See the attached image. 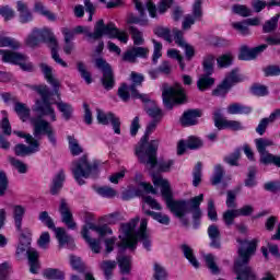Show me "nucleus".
<instances>
[{
  "label": "nucleus",
  "mask_w": 280,
  "mask_h": 280,
  "mask_svg": "<svg viewBox=\"0 0 280 280\" xmlns=\"http://www.w3.org/2000/svg\"><path fill=\"white\" fill-rule=\"evenodd\" d=\"M202 202H205V195L200 194L190 200L177 199L171 201L166 207L171 213L175 214V218L180 220L183 226H189V219L185 218V215L191 213L192 229L194 231H198L202 226V209L200 208Z\"/></svg>",
  "instance_id": "obj_1"
},
{
  "label": "nucleus",
  "mask_w": 280,
  "mask_h": 280,
  "mask_svg": "<svg viewBox=\"0 0 280 280\" xmlns=\"http://www.w3.org/2000/svg\"><path fill=\"white\" fill-rule=\"evenodd\" d=\"M237 244L241 246L237 250L238 258L234 261V272L237 280H257V273L253 271V267L248 266L250 264V258L255 253H257V246L259 240L254 238L248 241L247 238H236Z\"/></svg>",
  "instance_id": "obj_2"
},
{
  "label": "nucleus",
  "mask_w": 280,
  "mask_h": 280,
  "mask_svg": "<svg viewBox=\"0 0 280 280\" xmlns=\"http://www.w3.org/2000/svg\"><path fill=\"white\" fill-rule=\"evenodd\" d=\"M74 34H84L91 40H100L104 36H108V38H116L124 45H128V40H130V35L126 31H121L117 27L114 22L104 23L103 20H98L94 25V32L91 33L84 30V26H77L74 28Z\"/></svg>",
  "instance_id": "obj_3"
},
{
  "label": "nucleus",
  "mask_w": 280,
  "mask_h": 280,
  "mask_svg": "<svg viewBox=\"0 0 280 280\" xmlns=\"http://www.w3.org/2000/svg\"><path fill=\"white\" fill-rule=\"evenodd\" d=\"M137 224H139V217L131 219L127 223L120 224V233L122 236L119 235L120 242L117 243L120 250H131V253H135L137 246H139V242H142V246L145 250H152V241L150 240L149 234H144V237L132 236V229H137Z\"/></svg>",
  "instance_id": "obj_4"
},
{
  "label": "nucleus",
  "mask_w": 280,
  "mask_h": 280,
  "mask_svg": "<svg viewBox=\"0 0 280 280\" xmlns=\"http://www.w3.org/2000/svg\"><path fill=\"white\" fill-rule=\"evenodd\" d=\"M159 139L150 140V133L144 131L140 141L135 148V155L141 165H150L154 168L159 164Z\"/></svg>",
  "instance_id": "obj_5"
},
{
  "label": "nucleus",
  "mask_w": 280,
  "mask_h": 280,
  "mask_svg": "<svg viewBox=\"0 0 280 280\" xmlns=\"http://www.w3.org/2000/svg\"><path fill=\"white\" fill-rule=\"evenodd\" d=\"M32 230H25L22 235H19L15 257H21V255H25L26 253L30 272L32 275H38V270H40V254L36 248L32 247Z\"/></svg>",
  "instance_id": "obj_6"
},
{
  "label": "nucleus",
  "mask_w": 280,
  "mask_h": 280,
  "mask_svg": "<svg viewBox=\"0 0 280 280\" xmlns=\"http://www.w3.org/2000/svg\"><path fill=\"white\" fill-rule=\"evenodd\" d=\"M100 165L102 162L94 160L92 163L89 161V155L84 154L72 163V176L75 183L82 187L86 185L84 178H100Z\"/></svg>",
  "instance_id": "obj_7"
},
{
  "label": "nucleus",
  "mask_w": 280,
  "mask_h": 280,
  "mask_svg": "<svg viewBox=\"0 0 280 280\" xmlns=\"http://www.w3.org/2000/svg\"><path fill=\"white\" fill-rule=\"evenodd\" d=\"M31 89L42 97V101L35 102V113H39L40 117H50V121H56V109L51 106V97L56 92L45 84L32 85Z\"/></svg>",
  "instance_id": "obj_8"
},
{
  "label": "nucleus",
  "mask_w": 280,
  "mask_h": 280,
  "mask_svg": "<svg viewBox=\"0 0 280 280\" xmlns=\"http://www.w3.org/2000/svg\"><path fill=\"white\" fill-rule=\"evenodd\" d=\"M162 100L167 110H173L174 106H183L187 104V92L178 82L173 86L164 88L162 91Z\"/></svg>",
  "instance_id": "obj_9"
},
{
  "label": "nucleus",
  "mask_w": 280,
  "mask_h": 280,
  "mask_svg": "<svg viewBox=\"0 0 280 280\" xmlns=\"http://www.w3.org/2000/svg\"><path fill=\"white\" fill-rule=\"evenodd\" d=\"M201 67L203 73L197 80V89L198 91L205 92L209 91L215 84V78L211 77L215 73V56L211 54L206 55Z\"/></svg>",
  "instance_id": "obj_10"
},
{
  "label": "nucleus",
  "mask_w": 280,
  "mask_h": 280,
  "mask_svg": "<svg viewBox=\"0 0 280 280\" xmlns=\"http://www.w3.org/2000/svg\"><path fill=\"white\" fill-rule=\"evenodd\" d=\"M0 56H2V62L7 65H15L16 67H20L22 71H26L27 73L34 71V63L27 62V56L22 52L0 49Z\"/></svg>",
  "instance_id": "obj_11"
},
{
  "label": "nucleus",
  "mask_w": 280,
  "mask_h": 280,
  "mask_svg": "<svg viewBox=\"0 0 280 280\" xmlns=\"http://www.w3.org/2000/svg\"><path fill=\"white\" fill-rule=\"evenodd\" d=\"M40 43L46 45H56V36L54 32L49 28H38L35 27L32 30L31 34L26 37L25 44L27 47H38Z\"/></svg>",
  "instance_id": "obj_12"
},
{
  "label": "nucleus",
  "mask_w": 280,
  "mask_h": 280,
  "mask_svg": "<svg viewBox=\"0 0 280 280\" xmlns=\"http://www.w3.org/2000/svg\"><path fill=\"white\" fill-rule=\"evenodd\" d=\"M38 220L44 224V226H47L49 231L55 232L59 246H65L66 244H71V242H73V238L67 234V230H65V228H56V223L54 222V219L49 217V212H39Z\"/></svg>",
  "instance_id": "obj_13"
},
{
  "label": "nucleus",
  "mask_w": 280,
  "mask_h": 280,
  "mask_svg": "<svg viewBox=\"0 0 280 280\" xmlns=\"http://www.w3.org/2000/svg\"><path fill=\"white\" fill-rule=\"evenodd\" d=\"M94 65L96 69L102 71L103 77L101 78V84L105 91H113L115 89V72L113 67L103 57L95 59Z\"/></svg>",
  "instance_id": "obj_14"
},
{
  "label": "nucleus",
  "mask_w": 280,
  "mask_h": 280,
  "mask_svg": "<svg viewBox=\"0 0 280 280\" xmlns=\"http://www.w3.org/2000/svg\"><path fill=\"white\" fill-rule=\"evenodd\" d=\"M212 115L214 128H217V130H233V132L244 130L242 122L224 118L222 110L220 109L214 110Z\"/></svg>",
  "instance_id": "obj_15"
},
{
  "label": "nucleus",
  "mask_w": 280,
  "mask_h": 280,
  "mask_svg": "<svg viewBox=\"0 0 280 280\" xmlns=\"http://www.w3.org/2000/svg\"><path fill=\"white\" fill-rule=\"evenodd\" d=\"M39 135H46L52 148H56L58 145V139L56 138V130H54V126H51V122L45 119H37L34 122V136L38 137Z\"/></svg>",
  "instance_id": "obj_16"
},
{
  "label": "nucleus",
  "mask_w": 280,
  "mask_h": 280,
  "mask_svg": "<svg viewBox=\"0 0 280 280\" xmlns=\"http://www.w3.org/2000/svg\"><path fill=\"white\" fill-rule=\"evenodd\" d=\"M96 120L101 126L112 125L115 135H121V119L113 112L104 113L102 109H96Z\"/></svg>",
  "instance_id": "obj_17"
},
{
  "label": "nucleus",
  "mask_w": 280,
  "mask_h": 280,
  "mask_svg": "<svg viewBox=\"0 0 280 280\" xmlns=\"http://www.w3.org/2000/svg\"><path fill=\"white\" fill-rule=\"evenodd\" d=\"M132 84L129 85V90L131 93V100H140V102H152L150 101L149 94H141L137 86H141L143 82H145V77L139 72H131L130 74Z\"/></svg>",
  "instance_id": "obj_18"
},
{
  "label": "nucleus",
  "mask_w": 280,
  "mask_h": 280,
  "mask_svg": "<svg viewBox=\"0 0 280 280\" xmlns=\"http://www.w3.org/2000/svg\"><path fill=\"white\" fill-rule=\"evenodd\" d=\"M265 49H268L267 44H261L254 48H249L247 45H243L238 51V60L245 62H250V60H256L260 54H264Z\"/></svg>",
  "instance_id": "obj_19"
},
{
  "label": "nucleus",
  "mask_w": 280,
  "mask_h": 280,
  "mask_svg": "<svg viewBox=\"0 0 280 280\" xmlns=\"http://www.w3.org/2000/svg\"><path fill=\"white\" fill-rule=\"evenodd\" d=\"M149 54L150 49L141 46H133L122 54L121 60L122 62H130L131 65H135V62H137V58L145 60Z\"/></svg>",
  "instance_id": "obj_20"
},
{
  "label": "nucleus",
  "mask_w": 280,
  "mask_h": 280,
  "mask_svg": "<svg viewBox=\"0 0 280 280\" xmlns=\"http://www.w3.org/2000/svg\"><path fill=\"white\" fill-rule=\"evenodd\" d=\"M153 185L155 187H161L162 198L165 200L166 206L174 202V192L172 191V186L167 179H164L161 176H153Z\"/></svg>",
  "instance_id": "obj_21"
},
{
  "label": "nucleus",
  "mask_w": 280,
  "mask_h": 280,
  "mask_svg": "<svg viewBox=\"0 0 280 280\" xmlns=\"http://www.w3.org/2000/svg\"><path fill=\"white\" fill-rule=\"evenodd\" d=\"M202 117V109L200 108H192L187 109L183 113L179 118V124L183 128H190L191 126H198L200 119Z\"/></svg>",
  "instance_id": "obj_22"
},
{
  "label": "nucleus",
  "mask_w": 280,
  "mask_h": 280,
  "mask_svg": "<svg viewBox=\"0 0 280 280\" xmlns=\"http://www.w3.org/2000/svg\"><path fill=\"white\" fill-rule=\"evenodd\" d=\"M255 143H256L257 151L260 154V163H262V165H273L275 162L272 161L268 162V160L270 159V156H278V155H275L266 150V148H270V145H272V141L266 140L264 138H258L255 140Z\"/></svg>",
  "instance_id": "obj_23"
},
{
  "label": "nucleus",
  "mask_w": 280,
  "mask_h": 280,
  "mask_svg": "<svg viewBox=\"0 0 280 280\" xmlns=\"http://www.w3.org/2000/svg\"><path fill=\"white\" fill-rule=\"evenodd\" d=\"M59 213L61 215V220L63 224L71 231H75L78 224L73 221V212L69 208V203H67V199H61L59 205Z\"/></svg>",
  "instance_id": "obj_24"
},
{
  "label": "nucleus",
  "mask_w": 280,
  "mask_h": 280,
  "mask_svg": "<svg viewBox=\"0 0 280 280\" xmlns=\"http://www.w3.org/2000/svg\"><path fill=\"white\" fill-rule=\"evenodd\" d=\"M192 16L188 15L184 19L182 24L183 30H191V25L196 24V19H202V0H195Z\"/></svg>",
  "instance_id": "obj_25"
},
{
  "label": "nucleus",
  "mask_w": 280,
  "mask_h": 280,
  "mask_svg": "<svg viewBox=\"0 0 280 280\" xmlns=\"http://www.w3.org/2000/svg\"><path fill=\"white\" fill-rule=\"evenodd\" d=\"M39 69L44 74V78L48 84H51L54 92L56 95H60V81L54 78V68L48 66L47 63H40Z\"/></svg>",
  "instance_id": "obj_26"
},
{
  "label": "nucleus",
  "mask_w": 280,
  "mask_h": 280,
  "mask_svg": "<svg viewBox=\"0 0 280 280\" xmlns=\"http://www.w3.org/2000/svg\"><path fill=\"white\" fill-rule=\"evenodd\" d=\"M23 218H25V207L21 205L13 206L14 226H15V231L20 233L19 235H23L25 231H32V229L30 228L23 229Z\"/></svg>",
  "instance_id": "obj_27"
},
{
  "label": "nucleus",
  "mask_w": 280,
  "mask_h": 280,
  "mask_svg": "<svg viewBox=\"0 0 280 280\" xmlns=\"http://www.w3.org/2000/svg\"><path fill=\"white\" fill-rule=\"evenodd\" d=\"M208 237L210 240L209 246L210 248H214L215 250L222 249V233L220 232V228L217 224H211L207 230Z\"/></svg>",
  "instance_id": "obj_28"
},
{
  "label": "nucleus",
  "mask_w": 280,
  "mask_h": 280,
  "mask_svg": "<svg viewBox=\"0 0 280 280\" xmlns=\"http://www.w3.org/2000/svg\"><path fill=\"white\" fill-rule=\"evenodd\" d=\"M16 11L19 12V23L22 25H26V23H32V21H34V14L30 10V7H27V3L21 0L18 1Z\"/></svg>",
  "instance_id": "obj_29"
},
{
  "label": "nucleus",
  "mask_w": 280,
  "mask_h": 280,
  "mask_svg": "<svg viewBox=\"0 0 280 280\" xmlns=\"http://www.w3.org/2000/svg\"><path fill=\"white\" fill-rule=\"evenodd\" d=\"M81 236L84 240V242H86L92 253H95V255H100V253H102V245L100 243V240L91 237L89 225L82 226Z\"/></svg>",
  "instance_id": "obj_30"
},
{
  "label": "nucleus",
  "mask_w": 280,
  "mask_h": 280,
  "mask_svg": "<svg viewBox=\"0 0 280 280\" xmlns=\"http://www.w3.org/2000/svg\"><path fill=\"white\" fill-rule=\"evenodd\" d=\"M142 104H144V112L152 118V121H161L163 119V109L156 106V102L150 98V102H142Z\"/></svg>",
  "instance_id": "obj_31"
},
{
  "label": "nucleus",
  "mask_w": 280,
  "mask_h": 280,
  "mask_svg": "<svg viewBox=\"0 0 280 280\" xmlns=\"http://www.w3.org/2000/svg\"><path fill=\"white\" fill-rule=\"evenodd\" d=\"M65 180H67V176L65 175V171L61 170L54 176L49 186L51 196H58V194L62 191V187H65Z\"/></svg>",
  "instance_id": "obj_32"
},
{
  "label": "nucleus",
  "mask_w": 280,
  "mask_h": 280,
  "mask_svg": "<svg viewBox=\"0 0 280 280\" xmlns=\"http://www.w3.org/2000/svg\"><path fill=\"white\" fill-rule=\"evenodd\" d=\"M179 248L185 259H187V261H189V264L194 266L196 270H198V268H200V261H198V258H196V254H194V248H191L187 244H182Z\"/></svg>",
  "instance_id": "obj_33"
},
{
  "label": "nucleus",
  "mask_w": 280,
  "mask_h": 280,
  "mask_svg": "<svg viewBox=\"0 0 280 280\" xmlns=\"http://www.w3.org/2000/svg\"><path fill=\"white\" fill-rule=\"evenodd\" d=\"M15 156H27L28 154H34V152H39L40 147H34V145H25L23 143H18L13 148Z\"/></svg>",
  "instance_id": "obj_34"
},
{
  "label": "nucleus",
  "mask_w": 280,
  "mask_h": 280,
  "mask_svg": "<svg viewBox=\"0 0 280 280\" xmlns=\"http://www.w3.org/2000/svg\"><path fill=\"white\" fill-rule=\"evenodd\" d=\"M228 113L229 115H250L253 107L240 103H232L228 106Z\"/></svg>",
  "instance_id": "obj_35"
},
{
  "label": "nucleus",
  "mask_w": 280,
  "mask_h": 280,
  "mask_svg": "<svg viewBox=\"0 0 280 280\" xmlns=\"http://www.w3.org/2000/svg\"><path fill=\"white\" fill-rule=\"evenodd\" d=\"M88 231H95L101 240L106 237V235H113V229L108 224L97 225L95 223H89Z\"/></svg>",
  "instance_id": "obj_36"
},
{
  "label": "nucleus",
  "mask_w": 280,
  "mask_h": 280,
  "mask_svg": "<svg viewBox=\"0 0 280 280\" xmlns=\"http://www.w3.org/2000/svg\"><path fill=\"white\" fill-rule=\"evenodd\" d=\"M14 113H16L18 117H20L21 121H27L32 110L25 103L18 102L14 105Z\"/></svg>",
  "instance_id": "obj_37"
},
{
  "label": "nucleus",
  "mask_w": 280,
  "mask_h": 280,
  "mask_svg": "<svg viewBox=\"0 0 280 280\" xmlns=\"http://www.w3.org/2000/svg\"><path fill=\"white\" fill-rule=\"evenodd\" d=\"M231 85L226 83V81L222 80L221 83L217 85L214 90H212L213 97H222V100L226 98V95L231 93Z\"/></svg>",
  "instance_id": "obj_38"
},
{
  "label": "nucleus",
  "mask_w": 280,
  "mask_h": 280,
  "mask_svg": "<svg viewBox=\"0 0 280 280\" xmlns=\"http://www.w3.org/2000/svg\"><path fill=\"white\" fill-rule=\"evenodd\" d=\"M115 268H117V262L115 260H103L101 262V270H103L106 280L113 279Z\"/></svg>",
  "instance_id": "obj_39"
},
{
  "label": "nucleus",
  "mask_w": 280,
  "mask_h": 280,
  "mask_svg": "<svg viewBox=\"0 0 280 280\" xmlns=\"http://www.w3.org/2000/svg\"><path fill=\"white\" fill-rule=\"evenodd\" d=\"M55 104L58 108V112L62 114L63 119L69 121L73 115V106L65 102H56Z\"/></svg>",
  "instance_id": "obj_40"
},
{
  "label": "nucleus",
  "mask_w": 280,
  "mask_h": 280,
  "mask_svg": "<svg viewBox=\"0 0 280 280\" xmlns=\"http://www.w3.org/2000/svg\"><path fill=\"white\" fill-rule=\"evenodd\" d=\"M206 43L210 45V47H229V45H231L229 39L215 35L208 36Z\"/></svg>",
  "instance_id": "obj_41"
},
{
  "label": "nucleus",
  "mask_w": 280,
  "mask_h": 280,
  "mask_svg": "<svg viewBox=\"0 0 280 280\" xmlns=\"http://www.w3.org/2000/svg\"><path fill=\"white\" fill-rule=\"evenodd\" d=\"M43 276L48 280H65V271L58 268H46Z\"/></svg>",
  "instance_id": "obj_42"
},
{
  "label": "nucleus",
  "mask_w": 280,
  "mask_h": 280,
  "mask_svg": "<svg viewBox=\"0 0 280 280\" xmlns=\"http://www.w3.org/2000/svg\"><path fill=\"white\" fill-rule=\"evenodd\" d=\"M34 12L40 14L42 16H46L48 21H56V13H52L51 11L47 10V8H45V4H43V2L40 1L35 2Z\"/></svg>",
  "instance_id": "obj_43"
},
{
  "label": "nucleus",
  "mask_w": 280,
  "mask_h": 280,
  "mask_svg": "<svg viewBox=\"0 0 280 280\" xmlns=\"http://www.w3.org/2000/svg\"><path fill=\"white\" fill-rule=\"evenodd\" d=\"M245 187L253 189V187H257V167L249 166L247 177L244 180Z\"/></svg>",
  "instance_id": "obj_44"
},
{
  "label": "nucleus",
  "mask_w": 280,
  "mask_h": 280,
  "mask_svg": "<svg viewBox=\"0 0 280 280\" xmlns=\"http://www.w3.org/2000/svg\"><path fill=\"white\" fill-rule=\"evenodd\" d=\"M144 215H150L155 220V222H159L160 224H164L165 226H170V215L163 214L161 212H154L152 210H144Z\"/></svg>",
  "instance_id": "obj_45"
},
{
  "label": "nucleus",
  "mask_w": 280,
  "mask_h": 280,
  "mask_svg": "<svg viewBox=\"0 0 280 280\" xmlns=\"http://www.w3.org/2000/svg\"><path fill=\"white\" fill-rule=\"evenodd\" d=\"M224 166H222V164H217L214 166V172L213 175L210 178V183L213 187H215L217 185H220V183H222V178H224Z\"/></svg>",
  "instance_id": "obj_46"
},
{
  "label": "nucleus",
  "mask_w": 280,
  "mask_h": 280,
  "mask_svg": "<svg viewBox=\"0 0 280 280\" xmlns=\"http://www.w3.org/2000/svg\"><path fill=\"white\" fill-rule=\"evenodd\" d=\"M128 32L133 40V45L137 47H140V45L145 43V39L143 38V32L139 31L137 26H129Z\"/></svg>",
  "instance_id": "obj_47"
},
{
  "label": "nucleus",
  "mask_w": 280,
  "mask_h": 280,
  "mask_svg": "<svg viewBox=\"0 0 280 280\" xmlns=\"http://www.w3.org/2000/svg\"><path fill=\"white\" fill-rule=\"evenodd\" d=\"M0 47H10L13 51L21 49V43L12 37L0 35Z\"/></svg>",
  "instance_id": "obj_48"
},
{
  "label": "nucleus",
  "mask_w": 280,
  "mask_h": 280,
  "mask_svg": "<svg viewBox=\"0 0 280 280\" xmlns=\"http://www.w3.org/2000/svg\"><path fill=\"white\" fill-rule=\"evenodd\" d=\"M77 70L80 73L82 80H84L85 84H93V75L91 72H89V70H86V65H84L82 61H78Z\"/></svg>",
  "instance_id": "obj_49"
},
{
  "label": "nucleus",
  "mask_w": 280,
  "mask_h": 280,
  "mask_svg": "<svg viewBox=\"0 0 280 280\" xmlns=\"http://www.w3.org/2000/svg\"><path fill=\"white\" fill-rule=\"evenodd\" d=\"M279 19L280 14L273 15L270 20L266 21L262 25V32L264 34H270L271 32H275L277 27H279Z\"/></svg>",
  "instance_id": "obj_50"
},
{
  "label": "nucleus",
  "mask_w": 280,
  "mask_h": 280,
  "mask_svg": "<svg viewBox=\"0 0 280 280\" xmlns=\"http://www.w3.org/2000/svg\"><path fill=\"white\" fill-rule=\"evenodd\" d=\"M205 261L211 275H220V267L215 262V256H213V254H207L205 256Z\"/></svg>",
  "instance_id": "obj_51"
},
{
  "label": "nucleus",
  "mask_w": 280,
  "mask_h": 280,
  "mask_svg": "<svg viewBox=\"0 0 280 280\" xmlns=\"http://www.w3.org/2000/svg\"><path fill=\"white\" fill-rule=\"evenodd\" d=\"M249 93L254 95L255 97H266L268 95V86L259 84V83H254L249 88Z\"/></svg>",
  "instance_id": "obj_52"
},
{
  "label": "nucleus",
  "mask_w": 280,
  "mask_h": 280,
  "mask_svg": "<svg viewBox=\"0 0 280 280\" xmlns=\"http://www.w3.org/2000/svg\"><path fill=\"white\" fill-rule=\"evenodd\" d=\"M202 183V162H197L192 170V187H199Z\"/></svg>",
  "instance_id": "obj_53"
},
{
  "label": "nucleus",
  "mask_w": 280,
  "mask_h": 280,
  "mask_svg": "<svg viewBox=\"0 0 280 280\" xmlns=\"http://www.w3.org/2000/svg\"><path fill=\"white\" fill-rule=\"evenodd\" d=\"M240 156H242V151L240 149H235L234 152L225 156L223 161L232 167H237V165H240Z\"/></svg>",
  "instance_id": "obj_54"
},
{
  "label": "nucleus",
  "mask_w": 280,
  "mask_h": 280,
  "mask_svg": "<svg viewBox=\"0 0 280 280\" xmlns=\"http://www.w3.org/2000/svg\"><path fill=\"white\" fill-rule=\"evenodd\" d=\"M13 135L15 137H19L20 139H25V142L28 143V145H33L34 148H40V142L33 138L32 135L25 133L24 131L14 130Z\"/></svg>",
  "instance_id": "obj_55"
},
{
  "label": "nucleus",
  "mask_w": 280,
  "mask_h": 280,
  "mask_svg": "<svg viewBox=\"0 0 280 280\" xmlns=\"http://www.w3.org/2000/svg\"><path fill=\"white\" fill-rule=\"evenodd\" d=\"M168 273L165 267L161 266V264L155 262L153 265V279L154 280H167Z\"/></svg>",
  "instance_id": "obj_56"
},
{
  "label": "nucleus",
  "mask_w": 280,
  "mask_h": 280,
  "mask_svg": "<svg viewBox=\"0 0 280 280\" xmlns=\"http://www.w3.org/2000/svg\"><path fill=\"white\" fill-rule=\"evenodd\" d=\"M68 143L70 148V152L72 156H80L82 154L83 150L82 147H80V143H78V140L73 136H68Z\"/></svg>",
  "instance_id": "obj_57"
},
{
  "label": "nucleus",
  "mask_w": 280,
  "mask_h": 280,
  "mask_svg": "<svg viewBox=\"0 0 280 280\" xmlns=\"http://www.w3.org/2000/svg\"><path fill=\"white\" fill-rule=\"evenodd\" d=\"M153 34L159 38H164L167 43H172V31L167 27L158 26L153 30Z\"/></svg>",
  "instance_id": "obj_58"
},
{
  "label": "nucleus",
  "mask_w": 280,
  "mask_h": 280,
  "mask_svg": "<svg viewBox=\"0 0 280 280\" xmlns=\"http://www.w3.org/2000/svg\"><path fill=\"white\" fill-rule=\"evenodd\" d=\"M118 266L120 268L121 275H130V270H132V267L129 256H121L120 258H118Z\"/></svg>",
  "instance_id": "obj_59"
},
{
  "label": "nucleus",
  "mask_w": 280,
  "mask_h": 280,
  "mask_svg": "<svg viewBox=\"0 0 280 280\" xmlns=\"http://www.w3.org/2000/svg\"><path fill=\"white\" fill-rule=\"evenodd\" d=\"M235 218H240L236 209H230L223 212V222L225 226H233V224H235Z\"/></svg>",
  "instance_id": "obj_60"
},
{
  "label": "nucleus",
  "mask_w": 280,
  "mask_h": 280,
  "mask_svg": "<svg viewBox=\"0 0 280 280\" xmlns=\"http://www.w3.org/2000/svg\"><path fill=\"white\" fill-rule=\"evenodd\" d=\"M223 82H226L232 89L235 84H240V82H242V78L237 74V69H233L229 74H226Z\"/></svg>",
  "instance_id": "obj_61"
},
{
  "label": "nucleus",
  "mask_w": 280,
  "mask_h": 280,
  "mask_svg": "<svg viewBox=\"0 0 280 280\" xmlns=\"http://www.w3.org/2000/svg\"><path fill=\"white\" fill-rule=\"evenodd\" d=\"M217 65H218L219 69H229V67H231V65H233V55H231V54L221 55L217 59Z\"/></svg>",
  "instance_id": "obj_62"
},
{
  "label": "nucleus",
  "mask_w": 280,
  "mask_h": 280,
  "mask_svg": "<svg viewBox=\"0 0 280 280\" xmlns=\"http://www.w3.org/2000/svg\"><path fill=\"white\" fill-rule=\"evenodd\" d=\"M207 213L211 222H218V210L215 209V201L213 199L208 200Z\"/></svg>",
  "instance_id": "obj_63"
},
{
  "label": "nucleus",
  "mask_w": 280,
  "mask_h": 280,
  "mask_svg": "<svg viewBox=\"0 0 280 280\" xmlns=\"http://www.w3.org/2000/svg\"><path fill=\"white\" fill-rule=\"evenodd\" d=\"M265 78H277L280 75V66L269 65L262 68Z\"/></svg>",
  "instance_id": "obj_64"
}]
</instances>
